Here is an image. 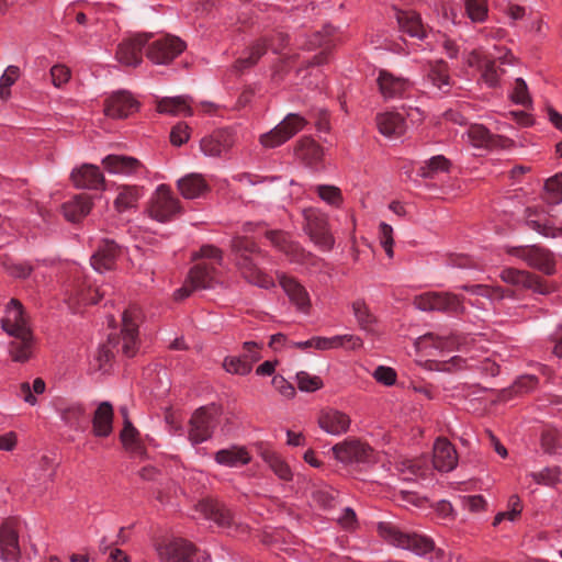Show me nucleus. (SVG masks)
<instances>
[{"instance_id": "obj_35", "label": "nucleus", "mask_w": 562, "mask_h": 562, "mask_svg": "<svg viewBox=\"0 0 562 562\" xmlns=\"http://www.w3.org/2000/svg\"><path fill=\"white\" fill-rule=\"evenodd\" d=\"M425 78L434 88L443 93H447L451 88L448 65L443 60L429 63Z\"/></svg>"}, {"instance_id": "obj_26", "label": "nucleus", "mask_w": 562, "mask_h": 562, "mask_svg": "<svg viewBox=\"0 0 562 562\" xmlns=\"http://www.w3.org/2000/svg\"><path fill=\"white\" fill-rule=\"evenodd\" d=\"M195 512L204 519L216 522L220 527H229L233 521V514L222 503L203 499L195 506Z\"/></svg>"}, {"instance_id": "obj_40", "label": "nucleus", "mask_w": 562, "mask_h": 562, "mask_svg": "<svg viewBox=\"0 0 562 562\" xmlns=\"http://www.w3.org/2000/svg\"><path fill=\"white\" fill-rule=\"evenodd\" d=\"M57 411L61 420L71 429L79 430L87 423V412L80 403L59 406Z\"/></svg>"}, {"instance_id": "obj_11", "label": "nucleus", "mask_w": 562, "mask_h": 562, "mask_svg": "<svg viewBox=\"0 0 562 562\" xmlns=\"http://www.w3.org/2000/svg\"><path fill=\"white\" fill-rule=\"evenodd\" d=\"M335 458L345 464H367L373 459L372 449L357 439L345 440L333 447Z\"/></svg>"}, {"instance_id": "obj_29", "label": "nucleus", "mask_w": 562, "mask_h": 562, "mask_svg": "<svg viewBox=\"0 0 562 562\" xmlns=\"http://www.w3.org/2000/svg\"><path fill=\"white\" fill-rule=\"evenodd\" d=\"M319 427L327 434L338 436L345 434L350 427V418L347 414L327 409L321 413L318 417Z\"/></svg>"}, {"instance_id": "obj_54", "label": "nucleus", "mask_w": 562, "mask_h": 562, "mask_svg": "<svg viewBox=\"0 0 562 562\" xmlns=\"http://www.w3.org/2000/svg\"><path fill=\"white\" fill-rule=\"evenodd\" d=\"M548 201L552 204L562 202V172L549 178L544 183Z\"/></svg>"}, {"instance_id": "obj_55", "label": "nucleus", "mask_w": 562, "mask_h": 562, "mask_svg": "<svg viewBox=\"0 0 562 562\" xmlns=\"http://www.w3.org/2000/svg\"><path fill=\"white\" fill-rule=\"evenodd\" d=\"M223 368L231 374L247 375L251 372L249 362L240 360V357L228 356L224 358Z\"/></svg>"}, {"instance_id": "obj_23", "label": "nucleus", "mask_w": 562, "mask_h": 562, "mask_svg": "<svg viewBox=\"0 0 562 562\" xmlns=\"http://www.w3.org/2000/svg\"><path fill=\"white\" fill-rule=\"evenodd\" d=\"M148 40L149 36L139 34L123 41L117 46L116 59L126 66H138L142 61V49Z\"/></svg>"}, {"instance_id": "obj_60", "label": "nucleus", "mask_w": 562, "mask_h": 562, "mask_svg": "<svg viewBox=\"0 0 562 562\" xmlns=\"http://www.w3.org/2000/svg\"><path fill=\"white\" fill-rule=\"evenodd\" d=\"M502 74L503 69L494 60H487L483 67L482 79L493 88L498 85Z\"/></svg>"}, {"instance_id": "obj_62", "label": "nucleus", "mask_w": 562, "mask_h": 562, "mask_svg": "<svg viewBox=\"0 0 562 562\" xmlns=\"http://www.w3.org/2000/svg\"><path fill=\"white\" fill-rule=\"evenodd\" d=\"M423 338H429L434 340V345L437 348L453 350L459 345V337L454 334L448 335H435L432 333L426 334Z\"/></svg>"}, {"instance_id": "obj_4", "label": "nucleus", "mask_w": 562, "mask_h": 562, "mask_svg": "<svg viewBox=\"0 0 562 562\" xmlns=\"http://www.w3.org/2000/svg\"><path fill=\"white\" fill-rule=\"evenodd\" d=\"M378 532L387 543L403 550L412 551L419 557L426 555L435 548V543L430 538L415 532L404 531L389 521L379 522Z\"/></svg>"}, {"instance_id": "obj_51", "label": "nucleus", "mask_w": 562, "mask_h": 562, "mask_svg": "<svg viewBox=\"0 0 562 562\" xmlns=\"http://www.w3.org/2000/svg\"><path fill=\"white\" fill-rule=\"evenodd\" d=\"M123 429L120 434V439L125 449L134 451L138 448V430L134 427L131 419L123 423Z\"/></svg>"}, {"instance_id": "obj_50", "label": "nucleus", "mask_w": 562, "mask_h": 562, "mask_svg": "<svg viewBox=\"0 0 562 562\" xmlns=\"http://www.w3.org/2000/svg\"><path fill=\"white\" fill-rule=\"evenodd\" d=\"M460 289L472 295L482 296L488 300H501L504 297V292L501 289L490 288L484 284H463Z\"/></svg>"}, {"instance_id": "obj_61", "label": "nucleus", "mask_w": 562, "mask_h": 562, "mask_svg": "<svg viewBox=\"0 0 562 562\" xmlns=\"http://www.w3.org/2000/svg\"><path fill=\"white\" fill-rule=\"evenodd\" d=\"M379 238L380 244L385 250V254L389 258H393V245H394V238H393V228L391 225L381 222L379 225Z\"/></svg>"}, {"instance_id": "obj_31", "label": "nucleus", "mask_w": 562, "mask_h": 562, "mask_svg": "<svg viewBox=\"0 0 562 562\" xmlns=\"http://www.w3.org/2000/svg\"><path fill=\"white\" fill-rule=\"evenodd\" d=\"M113 406L110 402H101L92 418V431L95 437L105 438L113 430Z\"/></svg>"}, {"instance_id": "obj_32", "label": "nucleus", "mask_w": 562, "mask_h": 562, "mask_svg": "<svg viewBox=\"0 0 562 562\" xmlns=\"http://www.w3.org/2000/svg\"><path fill=\"white\" fill-rule=\"evenodd\" d=\"M379 132L389 138L401 137L406 131V123L403 116L394 112L381 113L376 116Z\"/></svg>"}, {"instance_id": "obj_42", "label": "nucleus", "mask_w": 562, "mask_h": 562, "mask_svg": "<svg viewBox=\"0 0 562 562\" xmlns=\"http://www.w3.org/2000/svg\"><path fill=\"white\" fill-rule=\"evenodd\" d=\"M267 53V44L266 42H256L246 52L245 56H240L233 68L237 72H241L252 66H255L258 60Z\"/></svg>"}, {"instance_id": "obj_12", "label": "nucleus", "mask_w": 562, "mask_h": 562, "mask_svg": "<svg viewBox=\"0 0 562 562\" xmlns=\"http://www.w3.org/2000/svg\"><path fill=\"white\" fill-rule=\"evenodd\" d=\"M186 44L179 37L164 36L149 44L146 56L157 65H165L173 60L183 52Z\"/></svg>"}, {"instance_id": "obj_59", "label": "nucleus", "mask_w": 562, "mask_h": 562, "mask_svg": "<svg viewBox=\"0 0 562 562\" xmlns=\"http://www.w3.org/2000/svg\"><path fill=\"white\" fill-rule=\"evenodd\" d=\"M296 154L303 159L317 160L321 158V147L312 139H302L297 147Z\"/></svg>"}, {"instance_id": "obj_7", "label": "nucleus", "mask_w": 562, "mask_h": 562, "mask_svg": "<svg viewBox=\"0 0 562 562\" xmlns=\"http://www.w3.org/2000/svg\"><path fill=\"white\" fill-rule=\"evenodd\" d=\"M237 142L234 128L224 127L213 131L200 140V149L210 158H225Z\"/></svg>"}, {"instance_id": "obj_46", "label": "nucleus", "mask_w": 562, "mask_h": 562, "mask_svg": "<svg viewBox=\"0 0 562 562\" xmlns=\"http://www.w3.org/2000/svg\"><path fill=\"white\" fill-rule=\"evenodd\" d=\"M265 461L280 480H292L293 473L289 464L280 456L276 453H267L265 454Z\"/></svg>"}, {"instance_id": "obj_48", "label": "nucleus", "mask_w": 562, "mask_h": 562, "mask_svg": "<svg viewBox=\"0 0 562 562\" xmlns=\"http://www.w3.org/2000/svg\"><path fill=\"white\" fill-rule=\"evenodd\" d=\"M353 315L361 329L371 330L375 323V317L371 314L363 300H357L352 303Z\"/></svg>"}, {"instance_id": "obj_64", "label": "nucleus", "mask_w": 562, "mask_h": 562, "mask_svg": "<svg viewBox=\"0 0 562 562\" xmlns=\"http://www.w3.org/2000/svg\"><path fill=\"white\" fill-rule=\"evenodd\" d=\"M373 378L381 384L391 386L396 382V372L390 367L379 366L374 372Z\"/></svg>"}, {"instance_id": "obj_34", "label": "nucleus", "mask_w": 562, "mask_h": 562, "mask_svg": "<svg viewBox=\"0 0 562 562\" xmlns=\"http://www.w3.org/2000/svg\"><path fill=\"white\" fill-rule=\"evenodd\" d=\"M128 259L131 265L138 272L143 273L145 277H148L151 282L154 281L155 251L151 248L134 246L128 255Z\"/></svg>"}, {"instance_id": "obj_52", "label": "nucleus", "mask_w": 562, "mask_h": 562, "mask_svg": "<svg viewBox=\"0 0 562 562\" xmlns=\"http://www.w3.org/2000/svg\"><path fill=\"white\" fill-rule=\"evenodd\" d=\"M306 124V121L303 116L295 114V113H289L282 122L279 123L280 127L285 132V136H288V140L293 137L297 132H300L304 125Z\"/></svg>"}, {"instance_id": "obj_15", "label": "nucleus", "mask_w": 562, "mask_h": 562, "mask_svg": "<svg viewBox=\"0 0 562 562\" xmlns=\"http://www.w3.org/2000/svg\"><path fill=\"white\" fill-rule=\"evenodd\" d=\"M57 462L53 454L44 453L35 459L26 470L27 481L32 486H43L56 475Z\"/></svg>"}, {"instance_id": "obj_6", "label": "nucleus", "mask_w": 562, "mask_h": 562, "mask_svg": "<svg viewBox=\"0 0 562 562\" xmlns=\"http://www.w3.org/2000/svg\"><path fill=\"white\" fill-rule=\"evenodd\" d=\"M414 304L425 312L437 311L458 315L464 311L461 297L449 292L424 293L415 297Z\"/></svg>"}, {"instance_id": "obj_63", "label": "nucleus", "mask_w": 562, "mask_h": 562, "mask_svg": "<svg viewBox=\"0 0 562 562\" xmlns=\"http://www.w3.org/2000/svg\"><path fill=\"white\" fill-rule=\"evenodd\" d=\"M194 259L203 258L212 260L216 268L223 262V254L222 250L213 245H204L200 248L199 252H196L193 257Z\"/></svg>"}, {"instance_id": "obj_14", "label": "nucleus", "mask_w": 562, "mask_h": 562, "mask_svg": "<svg viewBox=\"0 0 562 562\" xmlns=\"http://www.w3.org/2000/svg\"><path fill=\"white\" fill-rule=\"evenodd\" d=\"M499 277L508 284L522 286L542 295L550 294L553 291L550 284L529 271L506 268L502 270Z\"/></svg>"}, {"instance_id": "obj_17", "label": "nucleus", "mask_w": 562, "mask_h": 562, "mask_svg": "<svg viewBox=\"0 0 562 562\" xmlns=\"http://www.w3.org/2000/svg\"><path fill=\"white\" fill-rule=\"evenodd\" d=\"M462 138L473 147L484 149L506 147L507 143L509 142L506 137L492 134L482 124H471L467 132L462 135Z\"/></svg>"}, {"instance_id": "obj_38", "label": "nucleus", "mask_w": 562, "mask_h": 562, "mask_svg": "<svg viewBox=\"0 0 562 562\" xmlns=\"http://www.w3.org/2000/svg\"><path fill=\"white\" fill-rule=\"evenodd\" d=\"M191 101L192 99L188 95L164 98L158 102L157 110L159 113L191 116L193 114Z\"/></svg>"}, {"instance_id": "obj_21", "label": "nucleus", "mask_w": 562, "mask_h": 562, "mask_svg": "<svg viewBox=\"0 0 562 562\" xmlns=\"http://www.w3.org/2000/svg\"><path fill=\"white\" fill-rule=\"evenodd\" d=\"M122 252L123 248L116 241L103 239L95 254L91 256V266L100 273L112 270Z\"/></svg>"}, {"instance_id": "obj_5", "label": "nucleus", "mask_w": 562, "mask_h": 562, "mask_svg": "<svg viewBox=\"0 0 562 562\" xmlns=\"http://www.w3.org/2000/svg\"><path fill=\"white\" fill-rule=\"evenodd\" d=\"M148 215L160 223L171 221L177 214L181 213L179 200L173 195L170 187L159 184L150 198Z\"/></svg>"}, {"instance_id": "obj_57", "label": "nucleus", "mask_w": 562, "mask_h": 562, "mask_svg": "<svg viewBox=\"0 0 562 562\" xmlns=\"http://www.w3.org/2000/svg\"><path fill=\"white\" fill-rule=\"evenodd\" d=\"M297 387L302 392H315L323 386V381L317 375H311L305 371L296 373Z\"/></svg>"}, {"instance_id": "obj_45", "label": "nucleus", "mask_w": 562, "mask_h": 562, "mask_svg": "<svg viewBox=\"0 0 562 562\" xmlns=\"http://www.w3.org/2000/svg\"><path fill=\"white\" fill-rule=\"evenodd\" d=\"M468 18L473 23H483L488 15L487 0H463Z\"/></svg>"}, {"instance_id": "obj_36", "label": "nucleus", "mask_w": 562, "mask_h": 562, "mask_svg": "<svg viewBox=\"0 0 562 562\" xmlns=\"http://www.w3.org/2000/svg\"><path fill=\"white\" fill-rule=\"evenodd\" d=\"M143 195L144 192L140 187L128 184L120 186L117 187V195L113 202L114 209L119 213L135 209Z\"/></svg>"}, {"instance_id": "obj_18", "label": "nucleus", "mask_w": 562, "mask_h": 562, "mask_svg": "<svg viewBox=\"0 0 562 562\" xmlns=\"http://www.w3.org/2000/svg\"><path fill=\"white\" fill-rule=\"evenodd\" d=\"M72 184L77 189L100 190L104 187V176L100 168L92 164H82L70 173Z\"/></svg>"}, {"instance_id": "obj_56", "label": "nucleus", "mask_w": 562, "mask_h": 562, "mask_svg": "<svg viewBox=\"0 0 562 562\" xmlns=\"http://www.w3.org/2000/svg\"><path fill=\"white\" fill-rule=\"evenodd\" d=\"M285 135V132L278 124L274 128L260 136V144L267 148L278 147L288 140Z\"/></svg>"}, {"instance_id": "obj_2", "label": "nucleus", "mask_w": 562, "mask_h": 562, "mask_svg": "<svg viewBox=\"0 0 562 562\" xmlns=\"http://www.w3.org/2000/svg\"><path fill=\"white\" fill-rule=\"evenodd\" d=\"M2 329L13 340L10 342L9 352L13 361L25 362L34 349L33 335L23 315V308L18 300L12 299L5 308V315L1 319Z\"/></svg>"}, {"instance_id": "obj_13", "label": "nucleus", "mask_w": 562, "mask_h": 562, "mask_svg": "<svg viewBox=\"0 0 562 562\" xmlns=\"http://www.w3.org/2000/svg\"><path fill=\"white\" fill-rule=\"evenodd\" d=\"M216 426L215 411L200 407L190 419L189 440L192 445H199L211 438Z\"/></svg>"}, {"instance_id": "obj_49", "label": "nucleus", "mask_w": 562, "mask_h": 562, "mask_svg": "<svg viewBox=\"0 0 562 562\" xmlns=\"http://www.w3.org/2000/svg\"><path fill=\"white\" fill-rule=\"evenodd\" d=\"M19 77L20 68L18 66L10 65L7 67V69L0 77V99L7 101L10 98V88L15 83Z\"/></svg>"}, {"instance_id": "obj_39", "label": "nucleus", "mask_w": 562, "mask_h": 562, "mask_svg": "<svg viewBox=\"0 0 562 562\" xmlns=\"http://www.w3.org/2000/svg\"><path fill=\"white\" fill-rule=\"evenodd\" d=\"M214 459L221 465L234 468L248 464L250 462V454L244 447L232 446L227 449L218 450Z\"/></svg>"}, {"instance_id": "obj_53", "label": "nucleus", "mask_w": 562, "mask_h": 562, "mask_svg": "<svg viewBox=\"0 0 562 562\" xmlns=\"http://www.w3.org/2000/svg\"><path fill=\"white\" fill-rule=\"evenodd\" d=\"M318 196L333 206H339L342 202L341 191L335 186L319 184L315 187Z\"/></svg>"}, {"instance_id": "obj_58", "label": "nucleus", "mask_w": 562, "mask_h": 562, "mask_svg": "<svg viewBox=\"0 0 562 562\" xmlns=\"http://www.w3.org/2000/svg\"><path fill=\"white\" fill-rule=\"evenodd\" d=\"M510 99L516 104H520L522 106H528L531 104V98L528 91V87L522 78H517L515 80V86L513 92L510 93Z\"/></svg>"}, {"instance_id": "obj_19", "label": "nucleus", "mask_w": 562, "mask_h": 562, "mask_svg": "<svg viewBox=\"0 0 562 562\" xmlns=\"http://www.w3.org/2000/svg\"><path fill=\"white\" fill-rule=\"evenodd\" d=\"M279 283L291 303L295 306L296 311L308 315L311 312L312 303L306 289L294 278L285 274H279Z\"/></svg>"}, {"instance_id": "obj_27", "label": "nucleus", "mask_w": 562, "mask_h": 562, "mask_svg": "<svg viewBox=\"0 0 562 562\" xmlns=\"http://www.w3.org/2000/svg\"><path fill=\"white\" fill-rule=\"evenodd\" d=\"M217 272L218 269L213 263L203 261L191 268L188 279L193 289H213L218 283Z\"/></svg>"}, {"instance_id": "obj_43", "label": "nucleus", "mask_w": 562, "mask_h": 562, "mask_svg": "<svg viewBox=\"0 0 562 562\" xmlns=\"http://www.w3.org/2000/svg\"><path fill=\"white\" fill-rule=\"evenodd\" d=\"M449 167V160L442 155H437L425 161V164L418 168L417 175L425 179H432L439 172H447Z\"/></svg>"}, {"instance_id": "obj_47", "label": "nucleus", "mask_w": 562, "mask_h": 562, "mask_svg": "<svg viewBox=\"0 0 562 562\" xmlns=\"http://www.w3.org/2000/svg\"><path fill=\"white\" fill-rule=\"evenodd\" d=\"M535 483L546 485V486H555L560 483L561 470L559 467H547L539 472H531L528 474Z\"/></svg>"}, {"instance_id": "obj_44", "label": "nucleus", "mask_w": 562, "mask_h": 562, "mask_svg": "<svg viewBox=\"0 0 562 562\" xmlns=\"http://www.w3.org/2000/svg\"><path fill=\"white\" fill-rule=\"evenodd\" d=\"M404 481L424 479L428 471L427 467L419 460H404L397 467Z\"/></svg>"}, {"instance_id": "obj_8", "label": "nucleus", "mask_w": 562, "mask_h": 562, "mask_svg": "<svg viewBox=\"0 0 562 562\" xmlns=\"http://www.w3.org/2000/svg\"><path fill=\"white\" fill-rule=\"evenodd\" d=\"M305 226L311 240L322 250L328 251L333 248L335 239L328 228L327 217L315 209L304 210Z\"/></svg>"}, {"instance_id": "obj_33", "label": "nucleus", "mask_w": 562, "mask_h": 562, "mask_svg": "<svg viewBox=\"0 0 562 562\" xmlns=\"http://www.w3.org/2000/svg\"><path fill=\"white\" fill-rule=\"evenodd\" d=\"M178 190L184 199L193 200L202 196L210 187L202 175L190 173L177 181Z\"/></svg>"}, {"instance_id": "obj_1", "label": "nucleus", "mask_w": 562, "mask_h": 562, "mask_svg": "<svg viewBox=\"0 0 562 562\" xmlns=\"http://www.w3.org/2000/svg\"><path fill=\"white\" fill-rule=\"evenodd\" d=\"M142 317V311L137 305H130L123 311L121 334L109 335L106 344L98 350L100 367L110 362L116 355L132 358L137 353L139 346L138 326Z\"/></svg>"}, {"instance_id": "obj_25", "label": "nucleus", "mask_w": 562, "mask_h": 562, "mask_svg": "<svg viewBox=\"0 0 562 562\" xmlns=\"http://www.w3.org/2000/svg\"><path fill=\"white\" fill-rule=\"evenodd\" d=\"M519 257L533 269L543 272L547 276H552L555 272V262L552 254L543 248L536 246L524 248Z\"/></svg>"}, {"instance_id": "obj_28", "label": "nucleus", "mask_w": 562, "mask_h": 562, "mask_svg": "<svg viewBox=\"0 0 562 562\" xmlns=\"http://www.w3.org/2000/svg\"><path fill=\"white\" fill-rule=\"evenodd\" d=\"M102 165L108 172L119 176H132L143 167L137 158L125 155H108Z\"/></svg>"}, {"instance_id": "obj_24", "label": "nucleus", "mask_w": 562, "mask_h": 562, "mask_svg": "<svg viewBox=\"0 0 562 562\" xmlns=\"http://www.w3.org/2000/svg\"><path fill=\"white\" fill-rule=\"evenodd\" d=\"M20 555L18 531L12 521H4L0 527V558L4 562H16Z\"/></svg>"}, {"instance_id": "obj_41", "label": "nucleus", "mask_w": 562, "mask_h": 562, "mask_svg": "<svg viewBox=\"0 0 562 562\" xmlns=\"http://www.w3.org/2000/svg\"><path fill=\"white\" fill-rule=\"evenodd\" d=\"M105 294L106 289L74 285L70 291V300L77 304H98Z\"/></svg>"}, {"instance_id": "obj_16", "label": "nucleus", "mask_w": 562, "mask_h": 562, "mask_svg": "<svg viewBox=\"0 0 562 562\" xmlns=\"http://www.w3.org/2000/svg\"><path fill=\"white\" fill-rule=\"evenodd\" d=\"M379 90L385 100L405 98L411 91L413 83L409 79L395 76L387 70H381L376 79Z\"/></svg>"}, {"instance_id": "obj_10", "label": "nucleus", "mask_w": 562, "mask_h": 562, "mask_svg": "<svg viewBox=\"0 0 562 562\" xmlns=\"http://www.w3.org/2000/svg\"><path fill=\"white\" fill-rule=\"evenodd\" d=\"M160 562H194L195 546L183 538H172L156 546Z\"/></svg>"}, {"instance_id": "obj_37", "label": "nucleus", "mask_w": 562, "mask_h": 562, "mask_svg": "<svg viewBox=\"0 0 562 562\" xmlns=\"http://www.w3.org/2000/svg\"><path fill=\"white\" fill-rule=\"evenodd\" d=\"M92 201L90 196L79 194L63 204V212L69 222L76 223L87 216L90 213Z\"/></svg>"}, {"instance_id": "obj_22", "label": "nucleus", "mask_w": 562, "mask_h": 562, "mask_svg": "<svg viewBox=\"0 0 562 562\" xmlns=\"http://www.w3.org/2000/svg\"><path fill=\"white\" fill-rule=\"evenodd\" d=\"M432 464L439 472H450L458 465L454 446L446 438H438L434 443Z\"/></svg>"}, {"instance_id": "obj_20", "label": "nucleus", "mask_w": 562, "mask_h": 562, "mask_svg": "<svg viewBox=\"0 0 562 562\" xmlns=\"http://www.w3.org/2000/svg\"><path fill=\"white\" fill-rule=\"evenodd\" d=\"M138 102L126 91H119L104 101V114L111 119H125L136 112Z\"/></svg>"}, {"instance_id": "obj_3", "label": "nucleus", "mask_w": 562, "mask_h": 562, "mask_svg": "<svg viewBox=\"0 0 562 562\" xmlns=\"http://www.w3.org/2000/svg\"><path fill=\"white\" fill-rule=\"evenodd\" d=\"M232 249L235 254V265L247 282L266 290L274 286L273 279L262 272L255 262V258L263 256L255 241L247 237H235L232 240Z\"/></svg>"}, {"instance_id": "obj_9", "label": "nucleus", "mask_w": 562, "mask_h": 562, "mask_svg": "<svg viewBox=\"0 0 562 562\" xmlns=\"http://www.w3.org/2000/svg\"><path fill=\"white\" fill-rule=\"evenodd\" d=\"M396 19L402 32L422 42L420 47L423 50L432 52L435 49L432 37L436 36V33L423 24L418 13L402 11L397 13Z\"/></svg>"}, {"instance_id": "obj_30", "label": "nucleus", "mask_w": 562, "mask_h": 562, "mask_svg": "<svg viewBox=\"0 0 562 562\" xmlns=\"http://www.w3.org/2000/svg\"><path fill=\"white\" fill-rule=\"evenodd\" d=\"M312 340L313 348L321 351L338 349L341 347L357 349L362 345L360 337L349 334L336 335L333 337L314 336L312 337Z\"/></svg>"}]
</instances>
